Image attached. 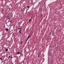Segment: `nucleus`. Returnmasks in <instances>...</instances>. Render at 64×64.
<instances>
[{"instance_id": "f257e3e1", "label": "nucleus", "mask_w": 64, "mask_h": 64, "mask_svg": "<svg viewBox=\"0 0 64 64\" xmlns=\"http://www.w3.org/2000/svg\"><path fill=\"white\" fill-rule=\"evenodd\" d=\"M30 36H29L28 37V38H27L26 40V41H27V40H28V39H29V38H30Z\"/></svg>"}, {"instance_id": "f03ea898", "label": "nucleus", "mask_w": 64, "mask_h": 64, "mask_svg": "<svg viewBox=\"0 0 64 64\" xmlns=\"http://www.w3.org/2000/svg\"><path fill=\"white\" fill-rule=\"evenodd\" d=\"M4 12V9H2V10L1 12H2V13H3Z\"/></svg>"}, {"instance_id": "7ed1b4c3", "label": "nucleus", "mask_w": 64, "mask_h": 64, "mask_svg": "<svg viewBox=\"0 0 64 64\" xmlns=\"http://www.w3.org/2000/svg\"><path fill=\"white\" fill-rule=\"evenodd\" d=\"M20 54L21 53H20V52H18L17 53V54Z\"/></svg>"}, {"instance_id": "20e7f679", "label": "nucleus", "mask_w": 64, "mask_h": 64, "mask_svg": "<svg viewBox=\"0 0 64 64\" xmlns=\"http://www.w3.org/2000/svg\"><path fill=\"white\" fill-rule=\"evenodd\" d=\"M21 30H19V32L20 34V33H21Z\"/></svg>"}, {"instance_id": "39448f33", "label": "nucleus", "mask_w": 64, "mask_h": 64, "mask_svg": "<svg viewBox=\"0 0 64 64\" xmlns=\"http://www.w3.org/2000/svg\"><path fill=\"white\" fill-rule=\"evenodd\" d=\"M8 29L7 28L6 29H5V30L6 31H8Z\"/></svg>"}, {"instance_id": "423d86ee", "label": "nucleus", "mask_w": 64, "mask_h": 64, "mask_svg": "<svg viewBox=\"0 0 64 64\" xmlns=\"http://www.w3.org/2000/svg\"><path fill=\"white\" fill-rule=\"evenodd\" d=\"M41 52H40V53L38 54V56H39L40 55H41Z\"/></svg>"}, {"instance_id": "0eeeda50", "label": "nucleus", "mask_w": 64, "mask_h": 64, "mask_svg": "<svg viewBox=\"0 0 64 64\" xmlns=\"http://www.w3.org/2000/svg\"><path fill=\"white\" fill-rule=\"evenodd\" d=\"M5 51H8V49H6Z\"/></svg>"}, {"instance_id": "6e6552de", "label": "nucleus", "mask_w": 64, "mask_h": 64, "mask_svg": "<svg viewBox=\"0 0 64 64\" xmlns=\"http://www.w3.org/2000/svg\"><path fill=\"white\" fill-rule=\"evenodd\" d=\"M26 6L28 7V8H29V6Z\"/></svg>"}, {"instance_id": "1a4fd4ad", "label": "nucleus", "mask_w": 64, "mask_h": 64, "mask_svg": "<svg viewBox=\"0 0 64 64\" xmlns=\"http://www.w3.org/2000/svg\"><path fill=\"white\" fill-rule=\"evenodd\" d=\"M31 18H30L29 21V22H30L31 21Z\"/></svg>"}, {"instance_id": "9d476101", "label": "nucleus", "mask_w": 64, "mask_h": 64, "mask_svg": "<svg viewBox=\"0 0 64 64\" xmlns=\"http://www.w3.org/2000/svg\"><path fill=\"white\" fill-rule=\"evenodd\" d=\"M0 59L1 60V61L2 60V58H0Z\"/></svg>"}, {"instance_id": "9b49d317", "label": "nucleus", "mask_w": 64, "mask_h": 64, "mask_svg": "<svg viewBox=\"0 0 64 64\" xmlns=\"http://www.w3.org/2000/svg\"><path fill=\"white\" fill-rule=\"evenodd\" d=\"M9 18V16L7 17V18H8V19Z\"/></svg>"}, {"instance_id": "f8f14e48", "label": "nucleus", "mask_w": 64, "mask_h": 64, "mask_svg": "<svg viewBox=\"0 0 64 64\" xmlns=\"http://www.w3.org/2000/svg\"><path fill=\"white\" fill-rule=\"evenodd\" d=\"M50 35H51V32H50Z\"/></svg>"}, {"instance_id": "ddd939ff", "label": "nucleus", "mask_w": 64, "mask_h": 64, "mask_svg": "<svg viewBox=\"0 0 64 64\" xmlns=\"http://www.w3.org/2000/svg\"><path fill=\"white\" fill-rule=\"evenodd\" d=\"M9 58H11V57H10V56H9Z\"/></svg>"}, {"instance_id": "4468645a", "label": "nucleus", "mask_w": 64, "mask_h": 64, "mask_svg": "<svg viewBox=\"0 0 64 64\" xmlns=\"http://www.w3.org/2000/svg\"><path fill=\"white\" fill-rule=\"evenodd\" d=\"M9 22H12V21H10Z\"/></svg>"}, {"instance_id": "2eb2a0df", "label": "nucleus", "mask_w": 64, "mask_h": 64, "mask_svg": "<svg viewBox=\"0 0 64 64\" xmlns=\"http://www.w3.org/2000/svg\"><path fill=\"white\" fill-rule=\"evenodd\" d=\"M20 29V28H18V30H19Z\"/></svg>"}, {"instance_id": "dca6fc26", "label": "nucleus", "mask_w": 64, "mask_h": 64, "mask_svg": "<svg viewBox=\"0 0 64 64\" xmlns=\"http://www.w3.org/2000/svg\"><path fill=\"white\" fill-rule=\"evenodd\" d=\"M21 28H20V30H21Z\"/></svg>"}, {"instance_id": "f3484780", "label": "nucleus", "mask_w": 64, "mask_h": 64, "mask_svg": "<svg viewBox=\"0 0 64 64\" xmlns=\"http://www.w3.org/2000/svg\"><path fill=\"white\" fill-rule=\"evenodd\" d=\"M8 19H9V20H10V18H8Z\"/></svg>"}, {"instance_id": "a211bd4d", "label": "nucleus", "mask_w": 64, "mask_h": 64, "mask_svg": "<svg viewBox=\"0 0 64 64\" xmlns=\"http://www.w3.org/2000/svg\"><path fill=\"white\" fill-rule=\"evenodd\" d=\"M57 49H58V48H57V49H56V51H57Z\"/></svg>"}, {"instance_id": "6ab92c4d", "label": "nucleus", "mask_w": 64, "mask_h": 64, "mask_svg": "<svg viewBox=\"0 0 64 64\" xmlns=\"http://www.w3.org/2000/svg\"><path fill=\"white\" fill-rule=\"evenodd\" d=\"M39 56H38V58H39Z\"/></svg>"}, {"instance_id": "aec40b11", "label": "nucleus", "mask_w": 64, "mask_h": 64, "mask_svg": "<svg viewBox=\"0 0 64 64\" xmlns=\"http://www.w3.org/2000/svg\"><path fill=\"white\" fill-rule=\"evenodd\" d=\"M11 58H12V56H11Z\"/></svg>"}, {"instance_id": "412c9836", "label": "nucleus", "mask_w": 64, "mask_h": 64, "mask_svg": "<svg viewBox=\"0 0 64 64\" xmlns=\"http://www.w3.org/2000/svg\"><path fill=\"white\" fill-rule=\"evenodd\" d=\"M41 16H42V14H41Z\"/></svg>"}]
</instances>
